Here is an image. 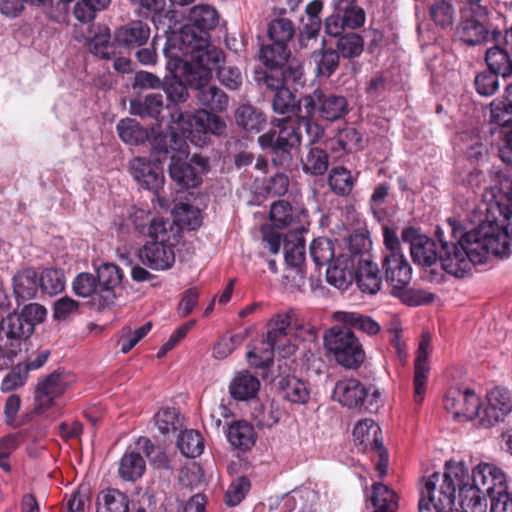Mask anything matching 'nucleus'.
Masks as SVG:
<instances>
[{"instance_id":"obj_1","label":"nucleus","mask_w":512,"mask_h":512,"mask_svg":"<svg viewBox=\"0 0 512 512\" xmlns=\"http://www.w3.org/2000/svg\"><path fill=\"white\" fill-rule=\"evenodd\" d=\"M480 213L485 215L477 228L457 236L449 220L448 231L440 226L435 238L440 245L439 262L442 269L456 277L470 274L473 267L486 261L489 253L509 256L512 253V216L497 199L487 201L482 196Z\"/></svg>"},{"instance_id":"obj_2","label":"nucleus","mask_w":512,"mask_h":512,"mask_svg":"<svg viewBox=\"0 0 512 512\" xmlns=\"http://www.w3.org/2000/svg\"><path fill=\"white\" fill-rule=\"evenodd\" d=\"M383 238L385 252L382 269L391 295L410 306L431 302L434 298L431 293L410 287L412 267L401 250V243L396 232L392 228L385 227Z\"/></svg>"},{"instance_id":"obj_3","label":"nucleus","mask_w":512,"mask_h":512,"mask_svg":"<svg viewBox=\"0 0 512 512\" xmlns=\"http://www.w3.org/2000/svg\"><path fill=\"white\" fill-rule=\"evenodd\" d=\"M465 480L468 481V469L462 463H447L443 473L423 477L419 484V512H449L456 491Z\"/></svg>"},{"instance_id":"obj_4","label":"nucleus","mask_w":512,"mask_h":512,"mask_svg":"<svg viewBox=\"0 0 512 512\" xmlns=\"http://www.w3.org/2000/svg\"><path fill=\"white\" fill-rule=\"evenodd\" d=\"M174 48H177L182 56L189 57L184 64L187 82H195L196 79L210 81L212 70H218L224 60L223 51L210 45L208 37L197 38L191 27L181 28Z\"/></svg>"},{"instance_id":"obj_5","label":"nucleus","mask_w":512,"mask_h":512,"mask_svg":"<svg viewBox=\"0 0 512 512\" xmlns=\"http://www.w3.org/2000/svg\"><path fill=\"white\" fill-rule=\"evenodd\" d=\"M191 89L195 90V97L199 104L206 109L197 110L192 116H189V125L191 133H212L221 134L225 129V123L214 112H222L229 105L227 94L216 85L210 84V81L187 82Z\"/></svg>"},{"instance_id":"obj_6","label":"nucleus","mask_w":512,"mask_h":512,"mask_svg":"<svg viewBox=\"0 0 512 512\" xmlns=\"http://www.w3.org/2000/svg\"><path fill=\"white\" fill-rule=\"evenodd\" d=\"M294 319L295 315L293 313H286L278 314L270 320L266 340L262 342L264 347L247 353L248 361L252 366L256 368L270 366L275 352L282 358L294 354L295 345L290 340L294 328Z\"/></svg>"},{"instance_id":"obj_7","label":"nucleus","mask_w":512,"mask_h":512,"mask_svg":"<svg viewBox=\"0 0 512 512\" xmlns=\"http://www.w3.org/2000/svg\"><path fill=\"white\" fill-rule=\"evenodd\" d=\"M275 128L262 134L258 142L263 149H269L272 164L283 170L293 164L292 149L301 143V132L295 121H273Z\"/></svg>"},{"instance_id":"obj_8","label":"nucleus","mask_w":512,"mask_h":512,"mask_svg":"<svg viewBox=\"0 0 512 512\" xmlns=\"http://www.w3.org/2000/svg\"><path fill=\"white\" fill-rule=\"evenodd\" d=\"M325 348L336 362L347 369H357L365 360V351L354 331L334 325L324 334Z\"/></svg>"},{"instance_id":"obj_9","label":"nucleus","mask_w":512,"mask_h":512,"mask_svg":"<svg viewBox=\"0 0 512 512\" xmlns=\"http://www.w3.org/2000/svg\"><path fill=\"white\" fill-rule=\"evenodd\" d=\"M300 110L304 111L303 117L309 122H312L315 112L320 118L334 122L342 119L349 112V103L343 95L315 89L300 99Z\"/></svg>"},{"instance_id":"obj_10","label":"nucleus","mask_w":512,"mask_h":512,"mask_svg":"<svg viewBox=\"0 0 512 512\" xmlns=\"http://www.w3.org/2000/svg\"><path fill=\"white\" fill-rule=\"evenodd\" d=\"M0 323L3 332L0 336V371L9 367L21 350V344L32 334V326L19 313H8L2 316Z\"/></svg>"},{"instance_id":"obj_11","label":"nucleus","mask_w":512,"mask_h":512,"mask_svg":"<svg viewBox=\"0 0 512 512\" xmlns=\"http://www.w3.org/2000/svg\"><path fill=\"white\" fill-rule=\"evenodd\" d=\"M209 169L206 157L194 154L189 162L181 160L172 161L169 165L171 179L182 189L195 188L202 182V175Z\"/></svg>"},{"instance_id":"obj_12","label":"nucleus","mask_w":512,"mask_h":512,"mask_svg":"<svg viewBox=\"0 0 512 512\" xmlns=\"http://www.w3.org/2000/svg\"><path fill=\"white\" fill-rule=\"evenodd\" d=\"M443 404L445 410L459 421L472 420L479 414L480 399L471 389L450 388Z\"/></svg>"},{"instance_id":"obj_13","label":"nucleus","mask_w":512,"mask_h":512,"mask_svg":"<svg viewBox=\"0 0 512 512\" xmlns=\"http://www.w3.org/2000/svg\"><path fill=\"white\" fill-rule=\"evenodd\" d=\"M403 242L409 244L410 253L415 263L432 266L440 258L439 243L424 235H420L413 227H406L401 233Z\"/></svg>"},{"instance_id":"obj_14","label":"nucleus","mask_w":512,"mask_h":512,"mask_svg":"<svg viewBox=\"0 0 512 512\" xmlns=\"http://www.w3.org/2000/svg\"><path fill=\"white\" fill-rule=\"evenodd\" d=\"M512 412V398L509 391L496 387L487 394V403L479 410V423L484 428H490L503 422Z\"/></svg>"},{"instance_id":"obj_15","label":"nucleus","mask_w":512,"mask_h":512,"mask_svg":"<svg viewBox=\"0 0 512 512\" xmlns=\"http://www.w3.org/2000/svg\"><path fill=\"white\" fill-rule=\"evenodd\" d=\"M272 108L275 113L283 116L280 121H293L292 117L295 116L297 122L303 124L308 133L315 129V136L319 137L323 132L317 123L309 122L303 117L304 111L300 110V100L296 103L294 94L288 88L280 89L274 94Z\"/></svg>"},{"instance_id":"obj_16","label":"nucleus","mask_w":512,"mask_h":512,"mask_svg":"<svg viewBox=\"0 0 512 512\" xmlns=\"http://www.w3.org/2000/svg\"><path fill=\"white\" fill-rule=\"evenodd\" d=\"M486 14L487 9L479 7L472 10L469 15L462 16L459 22L456 34L461 41L469 46H476L486 42L489 38L490 30L486 24V19H480V14Z\"/></svg>"},{"instance_id":"obj_17","label":"nucleus","mask_w":512,"mask_h":512,"mask_svg":"<svg viewBox=\"0 0 512 512\" xmlns=\"http://www.w3.org/2000/svg\"><path fill=\"white\" fill-rule=\"evenodd\" d=\"M506 475L494 464L480 463L470 475V486L483 491L492 498L498 490L505 489Z\"/></svg>"},{"instance_id":"obj_18","label":"nucleus","mask_w":512,"mask_h":512,"mask_svg":"<svg viewBox=\"0 0 512 512\" xmlns=\"http://www.w3.org/2000/svg\"><path fill=\"white\" fill-rule=\"evenodd\" d=\"M129 168L136 182L145 189L157 191L164 184L162 168L146 157L132 159Z\"/></svg>"},{"instance_id":"obj_19","label":"nucleus","mask_w":512,"mask_h":512,"mask_svg":"<svg viewBox=\"0 0 512 512\" xmlns=\"http://www.w3.org/2000/svg\"><path fill=\"white\" fill-rule=\"evenodd\" d=\"M139 259L153 270H167L175 262V253L168 241H150L139 250Z\"/></svg>"},{"instance_id":"obj_20","label":"nucleus","mask_w":512,"mask_h":512,"mask_svg":"<svg viewBox=\"0 0 512 512\" xmlns=\"http://www.w3.org/2000/svg\"><path fill=\"white\" fill-rule=\"evenodd\" d=\"M431 335L423 332L419 342L414 368V400L421 404L426 390L427 373L430 369L428 357L430 354Z\"/></svg>"},{"instance_id":"obj_21","label":"nucleus","mask_w":512,"mask_h":512,"mask_svg":"<svg viewBox=\"0 0 512 512\" xmlns=\"http://www.w3.org/2000/svg\"><path fill=\"white\" fill-rule=\"evenodd\" d=\"M306 218L305 210L301 209L294 212L290 203L284 200L274 202L270 208V219L277 228L292 226L293 232L302 234L306 231Z\"/></svg>"},{"instance_id":"obj_22","label":"nucleus","mask_w":512,"mask_h":512,"mask_svg":"<svg viewBox=\"0 0 512 512\" xmlns=\"http://www.w3.org/2000/svg\"><path fill=\"white\" fill-rule=\"evenodd\" d=\"M96 273L99 296L102 300L100 306L105 307L113 303L115 299L114 289L121 284L123 272L117 265L106 262L96 269Z\"/></svg>"},{"instance_id":"obj_23","label":"nucleus","mask_w":512,"mask_h":512,"mask_svg":"<svg viewBox=\"0 0 512 512\" xmlns=\"http://www.w3.org/2000/svg\"><path fill=\"white\" fill-rule=\"evenodd\" d=\"M355 258L341 253L332 260V264L326 271L327 282L334 287L346 290L354 280Z\"/></svg>"},{"instance_id":"obj_24","label":"nucleus","mask_w":512,"mask_h":512,"mask_svg":"<svg viewBox=\"0 0 512 512\" xmlns=\"http://www.w3.org/2000/svg\"><path fill=\"white\" fill-rule=\"evenodd\" d=\"M64 373L54 371L41 380L35 391V400L42 408H48L55 398L61 396L68 388Z\"/></svg>"},{"instance_id":"obj_25","label":"nucleus","mask_w":512,"mask_h":512,"mask_svg":"<svg viewBox=\"0 0 512 512\" xmlns=\"http://www.w3.org/2000/svg\"><path fill=\"white\" fill-rule=\"evenodd\" d=\"M333 318L346 328L370 338L378 336L382 330L381 325L374 318L360 312L337 311L334 313Z\"/></svg>"},{"instance_id":"obj_26","label":"nucleus","mask_w":512,"mask_h":512,"mask_svg":"<svg viewBox=\"0 0 512 512\" xmlns=\"http://www.w3.org/2000/svg\"><path fill=\"white\" fill-rule=\"evenodd\" d=\"M114 37L119 45L133 49L146 44L150 37V27L142 21H132L119 27Z\"/></svg>"},{"instance_id":"obj_27","label":"nucleus","mask_w":512,"mask_h":512,"mask_svg":"<svg viewBox=\"0 0 512 512\" xmlns=\"http://www.w3.org/2000/svg\"><path fill=\"white\" fill-rule=\"evenodd\" d=\"M488 122L512 129V83L505 87L501 97L489 104Z\"/></svg>"},{"instance_id":"obj_28","label":"nucleus","mask_w":512,"mask_h":512,"mask_svg":"<svg viewBox=\"0 0 512 512\" xmlns=\"http://www.w3.org/2000/svg\"><path fill=\"white\" fill-rule=\"evenodd\" d=\"M354 279L362 293L375 295L381 288L382 279L377 264L369 259L359 261L355 270Z\"/></svg>"},{"instance_id":"obj_29","label":"nucleus","mask_w":512,"mask_h":512,"mask_svg":"<svg viewBox=\"0 0 512 512\" xmlns=\"http://www.w3.org/2000/svg\"><path fill=\"white\" fill-rule=\"evenodd\" d=\"M368 395L367 389L356 379H345L336 383L334 397L349 408L363 404Z\"/></svg>"},{"instance_id":"obj_30","label":"nucleus","mask_w":512,"mask_h":512,"mask_svg":"<svg viewBox=\"0 0 512 512\" xmlns=\"http://www.w3.org/2000/svg\"><path fill=\"white\" fill-rule=\"evenodd\" d=\"M13 293L18 303L36 297L39 287L37 272L32 268L19 270L12 279Z\"/></svg>"},{"instance_id":"obj_31","label":"nucleus","mask_w":512,"mask_h":512,"mask_svg":"<svg viewBox=\"0 0 512 512\" xmlns=\"http://www.w3.org/2000/svg\"><path fill=\"white\" fill-rule=\"evenodd\" d=\"M191 24L183 27L193 28L197 38L208 37V31L214 29L218 24V15L214 8L208 5H198L193 7L189 13Z\"/></svg>"},{"instance_id":"obj_32","label":"nucleus","mask_w":512,"mask_h":512,"mask_svg":"<svg viewBox=\"0 0 512 512\" xmlns=\"http://www.w3.org/2000/svg\"><path fill=\"white\" fill-rule=\"evenodd\" d=\"M259 388V379L247 370L236 373L229 383V393L233 399L238 401L254 398Z\"/></svg>"},{"instance_id":"obj_33","label":"nucleus","mask_w":512,"mask_h":512,"mask_svg":"<svg viewBox=\"0 0 512 512\" xmlns=\"http://www.w3.org/2000/svg\"><path fill=\"white\" fill-rule=\"evenodd\" d=\"M227 438L233 447L245 452L254 447L257 440V434L252 424L245 420H241L229 425Z\"/></svg>"},{"instance_id":"obj_34","label":"nucleus","mask_w":512,"mask_h":512,"mask_svg":"<svg viewBox=\"0 0 512 512\" xmlns=\"http://www.w3.org/2000/svg\"><path fill=\"white\" fill-rule=\"evenodd\" d=\"M460 506L463 512H486L488 502L487 493L470 486V474L468 481H463L459 486Z\"/></svg>"},{"instance_id":"obj_35","label":"nucleus","mask_w":512,"mask_h":512,"mask_svg":"<svg viewBox=\"0 0 512 512\" xmlns=\"http://www.w3.org/2000/svg\"><path fill=\"white\" fill-rule=\"evenodd\" d=\"M484 59L489 70L503 79L512 77V55L504 47L495 44L488 48Z\"/></svg>"},{"instance_id":"obj_36","label":"nucleus","mask_w":512,"mask_h":512,"mask_svg":"<svg viewBox=\"0 0 512 512\" xmlns=\"http://www.w3.org/2000/svg\"><path fill=\"white\" fill-rule=\"evenodd\" d=\"M164 102L161 93H151L144 98L132 99L130 101V112L141 118H151L159 121L163 111Z\"/></svg>"},{"instance_id":"obj_37","label":"nucleus","mask_w":512,"mask_h":512,"mask_svg":"<svg viewBox=\"0 0 512 512\" xmlns=\"http://www.w3.org/2000/svg\"><path fill=\"white\" fill-rule=\"evenodd\" d=\"M129 497L118 489L102 490L97 496V512H129Z\"/></svg>"},{"instance_id":"obj_38","label":"nucleus","mask_w":512,"mask_h":512,"mask_svg":"<svg viewBox=\"0 0 512 512\" xmlns=\"http://www.w3.org/2000/svg\"><path fill=\"white\" fill-rule=\"evenodd\" d=\"M506 164L512 166V162ZM483 197L487 201L497 199L512 216V178L510 176L499 175L496 183L484 190Z\"/></svg>"},{"instance_id":"obj_39","label":"nucleus","mask_w":512,"mask_h":512,"mask_svg":"<svg viewBox=\"0 0 512 512\" xmlns=\"http://www.w3.org/2000/svg\"><path fill=\"white\" fill-rule=\"evenodd\" d=\"M278 388L284 399L292 403L305 404L310 398V391L306 383L295 376L288 375L280 378Z\"/></svg>"},{"instance_id":"obj_40","label":"nucleus","mask_w":512,"mask_h":512,"mask_svg":"<svg viewBox=\"0 0 512 512\" xmlns=\"http://www.w3.org/2000/svg\"><path fill=\"white\" fill-rule=\"evenodd\" d=\"M146 469L144 458L139 452L127 451L119 462V476L126 481H136L141 478Z\"/></svg>"},{"instance_id":"obj_41","label":"nucleus","mask_w":512,"mask_h":512,"mask_svg":"<svg viewBox=\"0 0 512 512\" xmlns=\"http://www.w3.org/2000/svg\"><path fill=\"white\" fill-rule=\"evenodd\" d=\"M301 162L305 174L322 176L329 168V155L322 148L310 147Z\"/></svg>"},{"instance_id":"obj_42","label":"nucleus","mask_w":512,"mask_h":512,"mask_svg":"<svg viewBox=\"0 0 512 512\" xmlns=\"http://www.w3.org/2000/svg\"><path fill=\"white\" fill-rule=\"evenodd\" d=\"M371 501L377 512H395L398 508L396 493L382 483L373 484Z\"/></svg>"},{"instance_id":"obj_43","label":"nucleus","mask_w":512,"mask_h":512,"mask_svg":"<svg viewBox=\"0 0 512 512\" xmlns=\"http://www.w3.org/2000/svg\"><path fill=\"white\" fill-rule=\"evenodd\" d=\"M110 39L111 34L109 28L106 26L99 27L98 31L88 42L89 51L101 59L109 60L113 58L115 49Z\"/></svg>"},{"instance_id":"obj_44","label":"nucleus","mask_w":512,"mask_h":512,"mask_svg":"<svg viewBox=\"0 0 512 512\" xmlns=\"http://www.w3.org/2000/svg\"><path fill=\"white\" fill-rule=\"evenodd\" d=\"M254 80L260 87L279 92L280 89H286L285 77L281 67H266V69H255Z\"/></svg>"},{"instance_id":"obj_45","label":"nucleus","mask_w":512,"mask_h":512,"mask_svg":"<svg viewBox=\"0 0 512 512\" xmlns=\"http://www.w3.org/2000/svg\"><path fill=\"white\" fill-rule=\"evenodd\" d=\"M235 118L239 126L250 132H259L265 124L263 113L251 105L240 106L236 110Z\"/></svg>"},{"instance_id":"obj_46","label":"nucleus","mask_w":512,"mask_h":512,"mask_svg":"<svg viewBox=\"0 0 512 512\" xmlns=\"http://www.w3.org/2000/svg\"><path fill=\"white\" fill-rule=\"evenodd\" d=\"M177 446L184 456L195 458L201 455L204 450V439L195 430H185L179 434Z\"/></svg>"},{"instance_id":"obj_47","label":"nucleus","mask_w":512,"mask_h":512,"mask_svg":"<svg viewBox=\"0 0 512 512\" xmlns=\"http://www.w3.org/2000/svg\"><path fill=\"white\" fill-rule=\"evenodd\" d=\"M381 434V428L372 419L359 421L353 429L355 441L371 449L375 447V440L382 441Z\"/></svg>"},{"instance_id":"obj_48","label":"nucleus","mask_w":512,"mask_h":512,"mask_svg":"<svg viewBox=\"0 0 512 512\" xmlns=\"http://www.w3.org/2000/svg\"><path fill=\"white\" fill-rule=\"evenodd\" d=\"M328 184L335 194L347 196L354 187V180L348 169L339 166L331 169L328 176Z\"/></svg>"},{"instance_id":"obj_49","label":"nucleus","mask_w":512,"mask_h":512,"mask_svg":"<svg viewBox=\"0 0 512 512\" xmlns=\"http://www.w3.org/2000/svg\"><path fill=\"white\" fill-rule=\"evenodd\" d=\"M119 137L127 144L138 145L147 137V131L139 123L131 118L122 119L117 125Z\"/></svg>"},{"instance_id":"obj_50","label":"nucleus","mask_w":512,"mask_h":512,"mask_svg":"<svg viewBox=\"0 0 512 512\" xmlns=\"http://www.w3.org/2000/svg\"><path fill=\"white\" fill-rule=\"evenodd\" d=\"M431 20L442 29L451 27L454 23L455 9L448 0H437L429 7Z\"/></svg>"},{"instance_id":"obj_51","label":"nucleus","mask_w":512,"mask_h":512,"mask_svg":"<svg viewBox=\"0 0 512 512\" xmlns=\"http://www.w3.org/2000/svg\"><path fill=\"white\" fill-rule=\"evenodd\" d=\"M267 32L272 42L287 46L295 34V26L288 18H276L269 23Z\"/></svg>"},{"instance_id":"obj_52","label":"nucleus","mask_w":512,"mask_h":512,"mask_svg":"<svg viewBox=\"0 0 512 512\" xmlns=\"http://www.w3.org/2000/svg\"><path fill=\"white\" fill-rule=\"evenodd\" d=\"M310 256L316 266L329 264L336 257L332 241L325 237L314 239L310 245Z\"/></svg>"},{"instance_id":"obj_53","label":"nucleus","mask_w":512,"mask_h":512,"mask_svg":"<svg viewBox=\"0 0 512 512\" xmlns=\"http://www.w3.org/2000/svg\"><path fill=\"white\" fill-rule=\"evenodd\" d=\"M40 289L48 294L60 293L65 287V277L60 269L46 268L38 276Z\"/></svg>"},{"instance_id":"obj_54","label":"nucleus","mask_w":512,"mask_h":512,"mask_svg":"<svg viewBox=\"0 0 512 512\" xmlns=\"http://www.w3.org/2000/svg\"><path fill=\"white\" fill-rule=\"evenodd\" d=\"M337 53L344 58L358 57L364 49L363 38L354 32L341 35L336 43Z\"/></svg>"},{"instance_id":"obj_55","label":"nucleus","mask_w":512,"mask_h":512,"mask_svg":"<svg viewBox=\"0 0 512 512\" xmlns=\"http://www.w3.org/2000/svg\"><path fill=\"white\" fill-rule=\"evenodd\" d=\"M288 56H290L288 47L276 42L263 45L260 49V60L265 67H281Z\"/></svg>"},{"instance_id":"obj_56","label":"nucleus","mask_w":512,"mask_h":512,"mask_svg":"<svg viewBox=\"0 0 512 512\" xmlns=\"http://www.w3.org/2000/svg\"><path fill=\"white\" fill-rule=\"evenodd\" d=\"M188 86L186 79L182 80L178 76H173L163 83V90L167 99L171 104L184 103L189 98Z\"/></svg>"},{"instance_id":"obj_57","label":"nucleus","mask_w":512,"mask_h":512,"mask_svg":"<svg viewBox=\"0 0 512 512\" xmlns=\"http://www.w3.org/2000/svg\"><path fill=\"white\" fill-rule=\"evenodd\" d=\"M312 57L318 76L330 77L338 68L339 54L333 49L314 52Z\"/></svg>"},{"instance_id":"obj_58","label":"nucleus","mask_w":512,"mask_h":512,"mask_svg":"<svg viewBox=\"0 0 512 512\" xmlns=\"http://www.w3.org/2000/svg\"><path fill=\"white\" fill-rule=\"evenodd\" d=\"M500 75L491 70L479 72L474 79V87L476 92L483 97L493 96L500 87Z\"/></svg>"},{"instance_id":"obj_59","label":"nucleus","mask_w":512,"mask_h":512,"mask_svg":"<svg viewBox=\"0 0 512 512\" xmlns=\"http://www.w3.org/2000/svg\"><path fill=\"white\" fill-rule=\"evenodd\" d=\"M74 293L83 298L99 295V285L96 277L91 273L78 274L72 283Z\"/></svg>"},{"instance_id":"obj_60","label":"nucleus","mask_w":512,"mask_h":512,"mask_svg":"<svg viewBox=\"0 0 512 512\" xmlns=\"http://www.w3.org/2000/svg\"><path fill=\"white\" fill-rule=\"evenodd\" d=\"M298 234L293 235L295 242L289 240L284 242L285 261L291 267H298L305 260L304 240Z\"/></svg>"},{"instance_id":"obj_61","label":"nucleus","mask_w":512,"mask_h":512,"mask_svg":"<svg viewBox=\"0 0 512 512\" xmlns=\"http://www.w3.org/2000/svg\"><path fill=\"white\" fill-rule=\"evenodd\" d=\"M172 227L169 219L160 216L152 217L143 235L151 238V241H169Z\"/></svg>"},{"instance_id":"obj_62","label":"nucleus","mask_w":512,"mask_h":512,"mask_svg":"<svg viewBox=\"0 0 512 512\" xmlns=\"http://www.w3.org/2000/svg\"><path fill=\"white\" fill-rule=\"evenodd\" d=\"M155 425L162 434H169L178 429L179 417L176 409L164 408L154 416Z\"/></svg>"},{"instance_id":"obj_63","label":"nucleus","mask_w":512,"mask_h":512,"mask_svg":"<svg viewBox=\"0 0 512 512\" xmlns=\"http://www.w3.org/2000/svg\"><path fill=\"white\" fill-rule=\"evenodd\" d=\"M337 143L346 152H354L362 148V135L354 127L340 130L336 136Z\"/></svg>"},{"instance_id":"obj_64","label":"nucleus","mask_w":512,"mask_h":512,"mask_svg":"<svg viewBox=\"0 0 512 512\" xmlns=\"http://www.w3.org/2000/svg\"><path fill=\"white\" fill-rule=\"evenodd\" d=\"M250 488V482L245 477H239L229 486L225 494V502L228 506L238 505Z\"/></svg>"}]
</instances>
